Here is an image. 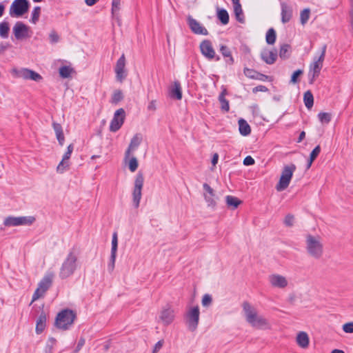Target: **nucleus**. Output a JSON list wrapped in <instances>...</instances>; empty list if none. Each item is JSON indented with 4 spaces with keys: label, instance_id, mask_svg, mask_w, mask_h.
<instances>
[{
    "label": "nucleus",
    "instance_id": "f257e3e1",
    "mask_svg": "<svg viewBox=\"0 0 353 353\" xmlns=\"http://www.w3.org/2000/svg\"><path fill=\"white\" fill-rule=\"evenodd\" d=\"M243 311L246 321L252 326L261 328L268 325L267 320L262 316L259 315L256 309L250 303L245 302L243 305Z\"/></svg>",
    "mask_w": 353,
    "mask_h": 353
},
{
    "label": "nucleus",
    "instance_id": "f03ea898",
    "mask_svg": "<svg viewBox=\"0 0 353 353\" xmlns=\"http://www.w3.org/2000/svg\"><path fill=\"white\" fill-rule=\"evenodd\" d=\"M77 317L76 313L70 309H64L59 312L55 319V326L61 330H67L72 325Z\"/></svg>",
    "mask_w": 353,
    "mask_h": 353
},
{
    "label": "nucleus",
    "instance_id": "7ed1b4c3",
    "mask_svg": "<svg viewBox=\"0 0 353 353\" xmlns=\"http://www.w3.org/2000/svg\"><path fill=\"white\" fill-rule=\"evenodd\" d=\"M327 46L324 45L322 47L321 52L318 58L314 57V61L310 65L309 77L310 83H313L315 79L319 76L323 68V63L325 59Z\"/></svg>",
    "mask_w": 353,
    "mask_h": 353
},
{
    "label": "nucleus",
    "instance_id": "20e7f679",
    "mask_svg": "<svg viewBox=\"0 0 353 353\" xmlns=\"http://www.w3.org/2000/svg\"><path fill=\"white\" fill-rule=\"evenodd\" d=\"M296 168L294 164H290L284 166L281 172L279 181L276 186V189L277 191H283L289 186V184L293 176V173L296 170Z\"/></svg>",
    "mask_w": 353,
    "mask_h": 353
},
{
    "label": "nucleus",
    "instance_id": "39448f33",
    "mask_svg": "<svg viewBox=\"0 0 353 353\" xmlns=\"http://www.w3.org/2000/svg\"><path fill=\"white\" fill-rule=\"evenodd\" d=\"M54 279V274L52 272H48L38 284L34 293L32 295V301H34L39 298L42 297L46 292L51 286Z\"/></svg>",
    "mask_w": 353,
    "mask_h": 353
},
{
    "label": "nucleus",
    "instance_id": "423d86ee",
    "mask_svg": "<svg viewBox=\"0 0 353 353\" xmlns=\"http://www.w3.org/2000/svg\"><path fill=\"white\" fill-rule=\"evenodd\" d=\"M307 250L310 254L314 257H319L323 252V245L320 237L313 236L310 234L306 237Z\"/></svg>",
    "mask_w": 353,
    "mask_h": 353
},
{
    "label": "nucleus",
    "instance_id": "0eeeda50",
    "mask_svg": "<svg viewBox=\"0 0 353 353\" xmlns=\"http://www.w3.org/2000/svg\"><path fill=\"white\" fill-rule=\"evenodd\" d=\"M199 307L194 306L190 307L185 313V323L189 330L194 332L197 328L199 321Z\"/></svg>",
    "mask_w": 353,
    "mask_h": 353
},
{
    "label": "nucleus",
    "instance_id": "6e6552de",
    "mask_svg": "<svg viewBox=\"0 0 353 353\" xmlns=\"http://www.w3.org/2000/svg\"><path fill=\"white\" fill-rule=\"evenodd\" d=\"M144 183V176L142 172H139L135 177L134 186L132 192L133 203L136 208L139 206L141 199V191Z\"/></svg>",
    "mask_w": 353,
    "mask_h": 353
},
{
    "label": "nucleus",
    "instance_id": "1a4fd4ad",
    "mask_svg": "<svg viewBox=\"0 0 353 353\" xmlns=\"http://www.w3.org/2000/svg\"><path fill=\"white\" fill-rule=\"evenodd\" d=\"M203 197L208 206L214 208L216 206V200L218 199L215 191L206 183L203 184Z\"/></svg>",
    "mask_w": 353,
    "mask_h": 353
},
{
    "label": "nucleus",
    "instance_id": "9d476101",
    "mask_svg": "<svg viewBox=\"0 0 353 353\" xmlns=\"http://www.w3.org/2000/svg\"><path fill=\"white\" fill-rule=\"evenodd\" d=\"M125 119V110L123 108L117 110L112 119L110 125V130L111 132L118 131L122 126Z\"/></svg>",
    "mask_w": 353,
    "mask_h": 353
},
{
    "label": "nucleus",
    "instance_id": "9b49d317",
    "mask_svg": "<svg viewBox=\"0 0 353 353\" xmlns=\"http://www.w3.org/2000/svg\"><path fill=\"white\" fill-rule=\"evenodd\" d=\"M114 72L118 81L121 83L126 78L128 73L125 70V57L124 54L117 60Z\"/></svg>",
    "mask_w": 353,
    "mask_h": 353
},
{
    "label": "nucleus",
    "instance_id": "f8f14e48",
    "mask_svg": "<svg viewBox=\"0 0 353 353\" xmlns=\"http://www.w3.org/2000/svg\"><path fill=\"white\" fill-rule=\"evenodd\" d=\"M200 49L202 54L208 59L212 60L215 59L217 61L220 60V57L216 56L212 43L209 40L202 41L200 44Z\"/></svg>",
    "mask_w": 353,
    "mask_h": 353
},
{
    "label": "nucleus",
    "instance_id": "ddd939ff",
    "mask_svg": "<svg viewBox=\"0 0 353 353\" xmlns=\"http://www.w3.org/2000/svg\"><path fill=\"white\" fill-rule=\"evenodd\" d=\"M188 21L190 28L194 33L202 35H207L208 34L206 28L202 26L196 19L189 17Z\"/></svg>",
    "mask_w": 353,
    "mask_h": 353
},
{
    "label": "nucleus",
    "instance_id": "4468645a",
    "mask_svg": "<svg viewBox=\"0 0 353 353\" xmlns=\"http://www.w3.org/2000/svg\"><path fill=\"white\" fill-rule=\"evenodd\" d=\"M268 279L270 284L275 288H284L288 285L286 279L279 274H271Z\"/></svg>",
    "mask_w": 353,
    "mask_h": 353
},
{
    "label": "nucleus",
    "instance_id": "2eb2a0df",
    "mask_svg": "<svg viewBox=\"0 0 353 353\" xmlns=\"http://www.w3.org/2000/svg\"><path fill=\"white\" fill-rule=\"evenodd\" d=\"M278 57L276 50H263L261 53V57L267 64L272 65L275 63Z\"/></svg>",
    "mask_w": 353,
    "mask_h": 353
},
{
    "label": "nucleus",
    "instance_id": "dca6fc26",
    "mask_svg": "<svg viewBox=\"0 0 353 353\" xmlns=\"http://www.w3.org/2000/svg\"><path fill=\"white\" fill-rule=\"evenodd\" d=\"M174 319V310L168 307L164 308L160 314V319L165 325L170 324Z\"/></svg>",
    "mask_w": 353,
    "mask_h": 353
},
{
    "label": "nucleus",
    "instance_id": "f3484780",
    "mask_svg": "<svg viewBox=\"0 0 353 353\" xmlns=\"http://www.w3.org/2000/svg\"><path fill=\"white\" fill-rule=\"evenodd\" d=\"M142 135L141 134H136L131 139L130 143L128 150L125 153V159H129L131 151L134 150L141 143Z\"/></svg>",
    "mask_w": 353,
    "mask_h": 353
},
{
    "label": "nucleus",
    "instance_id": "a211bd4d",
    "mask_svg": "<svg viewBox=\"0 0 353 353\" xmlns=\"http://www.w3.org/2000/svg\"><path fill=\"white\" fill-rule=\"evenodd\" d=\"M281 21L283 23L289 22L292 17V7L285 3H281Z\"/></svg>",
    "mask_w": 353,
    "mask_h": 353
},
{
    "label": "nucleus",
    "instance_id": "6ab92c4d",
    "mask_svg": "<svg viewBox=\"0 0 353 353\" xmlns=\"http://www.w3.org/2000/svg\"><path fill=\"white\" fill-rule=\"evenodd\" d=\"M170 96L172 99H175L177 100L181 99V86L179 81H174L173 85L170 88Z\"/></svg>",
    "mask_w": 353,
    "mask_h": 353
},
{
    "label": "nucleus",
    "instance_id": "aec40b11",
    "mask_svg": "<svg viewBox=\"0 0 353 353\" xmlns=\"http://www.w3.org/2000/svg\"><path fill=\"white\" fill-rule=\"evenodd\" d=\"M10 14L12 17L22 16V0H14L10 6Z\"/></svg>",
    "mask_w": 353,
    "mask_h": 353
},
{
    "label": "nucleus",
    "instance_id": "412c9836",
    "mask_svg": "<svg viewBox=\"0 0 353 353\" xmlns=\"http://www.w3.org/2000/svg\"><path fill=\"white\" fill-rule=\"evenodd\" d=\"M296 341L299 346L302 348H307L309 345L310 339L308 334L305 332H299Z\"/></svg>",
    "mask_w": 353,
    "mask_h": 353
},
{
    "label": "nucleus",
    "instance_id": "4be33fe9",
    "mask_svg": "<svg viewBox=\"0 0 353 353\" xmlns=\"http://www.w3.org/2000/svg\"><path fill=\"white\" fill-rule=\"evenodd\" d=\"M23 79L32 80L36 82H40L43 79V77L39 73L33 70L23 68Z\"/></svg>",
    "mask_w": 353,
    "mask_h": 353
},
{
    "label": "nucleus",
    "instance_id": "5701e85b",
    "mask_svg": "<svg viewBox=\"0 0 353 353\" xmlns=\"http://www.w3.org/2000/svg\"><path fill=\"white\" fill-rule=\"evenodd\" d=\"M220 52L223 56V57L225 59V63L230 65H232L234 62V58L232 56L231 51L230 48L225 46V45H221L220 46Z\"/></svg>",
    "mask_w": 353,
    "mask_h": 353
},
{
    "label": "nucleus",
    "instance_id": "b1692460",
    "mask_svg": "<svg viewBox=\"0 0 353 353\" xmlns=\"http://www.w3.org/2000/svg\"><path fill=\"white\" fill-rule=\"evenodd\" d=\"M53 129L55 132L57 139L59 141L60 145H63L65 141V137L63 132V128L61 124L53 122L52 123Z\"/></svg>",
    "mask_w": 353,
    "mask_h": 353
},
{
    "label": "nucleus",
    "instance_id": "393cba45",
    "mask_svg": "<svg viewBox=\"0 0 353 353\" xmlns=\"http://www.w3.org/2000/svg\"><path fill=\"white\" fill-rule=\"evenodd\" d=\"M46 315L44 312H42L37 321L36 324V332L37 334H41L46 328Z\"/></svg>",
    "mask_w": 353,
    "mask_h": 353
},
{
    "label": "nucleus",
    "instance_id": "a878e982",
    "mask_svg": "<svg viewBox=\"0 0 353 353\" xmlns=\"http://www.w3.org/2000/svg\"><path fill=\"white\" fill-rule=\"evenodd\" d=\"M3 224L6 227H14L21 225L22 217L8 216L5 219Z\"/></svg>",
    "mask_w": 353,
    "mask_h": 353
},
{
    "label": "nucleus",
    "instance_id": "bb28decb",
    "mask_svg": "<svg viewBox=\"0 0 353 353\" xmlns=\"http://www.w3.org/2000/svg\"><path fill=\"white\" fill-rule=\"evenodd\" d=\"M239 132L243 136H248L251 132V128L248 122L243 119L239 120Z\"/></svg>",
    "mask_w": 353,
    "mask_h": 353
},
{
    "label": "nucleus",
    "instance_id": "cd10ccee",
    "mask_svg": "<svg viewBox=\"0 0 353 353\" xmlns=\"http://www.w3.org/2000/svg\"><path fill=\"white\" fill-rule=\"evenodd\" d=\"M117 246H118L117 234L116 232H114L112 235L111 257H110V261L112 264H114L115 262Z\"/></svg>",
    "mask_w": 353,
    "mask_h": 353
},
{
    "label": "nucleus",
    "instance_id": "c85d7f7f",
    "mask_svg": "<svg viewBox=\"0 0 353 353\" xmlns=\"http://www.w3.org/2000/svg\"><path fill=\"white\" fill-rule=\"evenodd\" d=\"M225 201L228 207L232 209H236L242 203L240 199L231 195L225 197Z\"/></svg>",
    "mask_w": 353,
    "mask_h": 353
},
{
    "label": "nucleus",
    "instance_id": "c756f323",
    "mask_svg": "<svg viewBox=\"0 0 353 353\" xmlns=\"http://www.w3.org/2000/svg\"><path fill=\"white\" fill-rule=\"evenodd\" d=\"M233 7L236 20L240 23H244L243 12L240 2L233 3Z\"/></svg>",
    "mask_w": 353,
    "mask_h": 353
},
{
    "label": "nucleus",
    "instance_id": "7c9ffc66",
    "mask_svg": "<svg viewBox=\"0 0 353 353\" xmlns=\"http://www.w3.org/2000/svg\"><path fill=\"white\" fill-rule=\"evenodd\" d=\"M78 250L75 248H72V250L68 255L63 265H72L77 261Z\"/></svg>",
    "mask_w": 353,
    "mask_h": 353
},
{
    "label": "nucleus",
    "instance_id": "2f4dec72",
    "mask_svg": "<svg viewBox=\"0 0 353 353\" xmlns=\"http://www.w3.org/2000/svg\"><path fill=\"white\" fill-rule=\"evenodd\" d=\"M217 17L223 25H226L229 22V14L225 9H217Z\"/></svg>",
    "mask_w": 353,
    "mask_h": 353
},
{
    "label": "nucleus",
    "instance_id": "473e14b6",
    "mask_svg": "<svg viewBox=\"0 0 353 353\" xmlns=\"http://www.w3.org/2000/svg\"><path fill=\"white\" fill-rule=\"evenodd\" d=\"M303 101L307 108L310 109L314 105V97L310 91L304 93Z\"/></svg>",
    "mask_w": 353,
    "mask_h": 353
},
{
    "label": "nucleus",
    "instance_id": "72a5a7b5",
    "mask_svg": "<svg viewBox=\"0 0 353 353\" xmlns=\"http://www.w3.org/2000/svg\"><path fill=\"white\" fill-rule=\"evenodd\" d=\"M291 47L288 44H283L281 46L279 56L283 59H286L290 56Z\"/></svg>",
    "mask_w": 353,
    "mask_h": 353
},
{
    "label": "nucleus",
    "instance_id": "f704fd0d",
    "mask_svg": "<svg viewBox=\"0 0 353 353\" xmlns=\"http://www.w3.org/2000/svg\"><path fill=\"white\" fill-rule=\"evenodd\" d=\"M74 72V69L68 65H63L59 68V74L64 79L70 77L71 74Z\"/></svg>",
    "mask_w": 353,
    "mask_h": 353
},
{
    "label": "nucleus",
    "instance_id": "c9c22d12",
    "mask_svg": "<svg viewBox=\"0 0 353 353\" xmlns=\"http://www.w3.org/2000/svg\"><path fill=\"white\" fill-rule=\"evenodd\" d=\"M74 271V266H61L60 270V276L65 279L70 276Z\"/></svg>",
    "mask_w": 353,
    "mask_h": 353
},
{
    "label": "nucleus",
    "instance_id": "e433bc0d",
    "mask_svg": "<svg viewBox=\"0 0 353 353\" xmlns=\"http://www.w3.org/2000/svg\"><path fill=\"white\" fill-rule=\"evenodd\" d=\"M276 38V32L274 28H270L266 33V42L269 45H272L275 43Z\"/></svg>",
    "mask_w": 353,
    "mask_h": 353
},
{
    "label": "nucleus",
    "instance_id": "4c0bfd02",
    "mask_svg": "<svg viewBox=\"0 0 353 353\" xmlns=\"http://www.w3.org/2000/svg\"><path fill=\"white\" fill-rule=\"evenodd\" d=\"M9 23L7 21H3L0 23V36L3 38H8L9 34Z\"/></svg>",
    "mask_w": 353,
    "mask_h": 353
},
{
    "label": "nucleus",
    "instance_id": "58836bf2",
    "mask_svg": "<svg viewBox=\"0 0 353 353\" xmlns=\"http://www.w3.org/2000/svg\"><path fill=\"white\" fill-rule=\"evenodd\" d=\"M321 152V148L319 145L316 146L314 150L310 153V159L307 163V168H310L312 162L315 160V159L318 157Z\"/></svg>",
    "mask_w": 353,
    "mask_h": 353
},
{
    "label": "nucleus",
    "instance_id": "ea45409f",
    "mask_svg": "<svg viewBox=\"0 0 353 353\" xmlns=\"http://www.w3.org/2000/svg\"><path fill=\"white\" fill-rule=\"evenodd\" d=\"M40 14H41V8L39 6H36L32 12V17L30 19V22L34 24H36L39 19Z\"/></svg>",
    "mask_w": 353,
    "mask_h": 353
},
{
    "label": "nucleus",
    "instance_id": "a19ab883",
    "mask_svg": "<svg viewBox=\"0 0 353 353\" xmlns=\"http://www.w3.org/2000/svg\"><path fill=\"white\" fill-rule=\"evenodd\" d=\"M310 10L309 8H305L301 11L300 14V20L302 25H304L307 22L310 18Z\"/></svg>",
    "mask_w": 353,
    "mask_h": 353
},
{
    "label": "nucleus",
    "instance_id": "79ce46f5",
    "mask_svg": "<svg viewBox=\"0 0 353 353\" xmlns=\"http://www.w3.org/2000/svg\"><path fill=\"white\" fill-rule=\"evenodd\" d=\"M70 166L69 161L62 159L61 161L59 163L57 171L59 173H63Z\"/></svg>",
    "mask_w": 353,
    "mask_h": 353
},
{
    "label": "nucleus",
    "instance_id": "37998d69",
    "mask_svg": "<svg viewBox=\"0 0 353 353\" xmlns=\"http://www.w3.org/2000/svg\"><path fill=\"white\" fill-rule=\"evenodd\" d=\"M14 36L17 39L22 38V22H17L13 28Z\"/></svg>",
    "mask_w": 353,
    "mask_h": 353
},
{
    "label": "nucleus",
    "instance_id": "c03bdc74",
    "mask_svg": "<svg viewBox=\"0 0 353 353\" xmlns=\"http://www.w3.org/2000/svg\"><path fill=\"white\" fill-rule=\"evenodd\" d=\"M121 9V0H112V14L113 16L117 14Z\"/></svg>",
    "mask_w": 353,
    "mask_h": 353
},
{
    "label": "nucleus",
    "instance_id": "a18cd8bd",
    "mask_svg": "<svg viewBox=\"0 0 353 353\" xmlns=\"http://www.w3.org/2000/svg\"><path fill=\"white\" fill-rule=\"evenodd\" d=\"M244 74L250 79H258L259 75H261L256 71L245 68L244 69Z\"/></svg>",
    "mask_w": 353,
    "mask_h": 353
},
{
    "label": "nucleus",
    "instance_id": "49530a36",
    "mask_svg": "<svg viewBox=\"0 0 353 353\" xmlns=\"http://www.w3.org/2000/svg\"><path fill=\"white\" fill-rule=\"evenodd\" d=\"M219 100L221 104V110L228 112L230 110L229 101L223 95H219Z\"/></svg>",
    "mask_w": 353,
    "mask_h": 353
},
{
    "label": "nucleus",
    "instance_id": "de8ad7c7",
    "mask_svg": "<svg viewBox=\"0 0 353 353\" xmlns=\"http://www.w3.org/2000/svg\"><path fill=\"white\" fill-rule=\"evenodd\" d=\"M123 93L121 90H115L112 97V103H117L123 99Z\"/></svg>",
    "mask_w": 353,
    "mask_h": 353
},
{
    "label": "nucleus",
    "instance_id": "09e8293b",
    "mask_svg": "<svg viewBox=\"0 0 353 353\" xmlns=\"http://www.w3.org/2000/svg\"><path fill=\"white\" fill-rule=\"evenodd\" d=\"M303 73V70H296L295 72H293L292 77H291V79H290V83H293V84H295L296 83L299 82V79L298 78L302 75Z\"/></svg>",
    "mask_w": 353,
    "mask_h": 353
},
{
    "label": "nucleus",
    "instance_id": "8fccbe9b",
    "mask_svg": "<svg viewBox=\"0 0 353 353\" xmlns=\"http://www.w3.org/2000/svg\"><path fill=\"white\" fill-rule=\"evenodd\" d=\"M139 165L138 161L136 157H132L129 161V170L134 172L136 171Z\"/></svg>",
    "mask_w": 353,
    "mask_h": 353
},
{
    "label": "nucleus",
    "instance_id": "3c124183",
    "mask_svg": "<svg viewBox=\"0 0 353 353\" xmlns=\"http://www.w3.org/2000/svg\"><path fill=\"white\" fill-rule=\"evenodd\" d=\"M318 117H319V120L322 123H327L331 120V115H330V114L327 113V112H320L318 114Z\"/></svg>",
    "mask_w": 353,
    "mask_h": 353
},
{
    "label": "nucleus",
    "instance_id": "603ef678",
    "mask_svg": "<svg viewBox=\"0 0 353 353\" xmlns=\"http://www.w3.org/2000/svg\"><path fill=\"white\" fill-rule=\"evenodd\" d=\"M212 302V299L210 294H206L203 296V299H202L203 306L208 307L210 305H211Z\"/></svg>",
    "mask_w": 353,
    "mask_h": 353
},
{
    "label": "nucleus",
    "instance_id": "864d4df0",
    "mask_svg": "<svg viewBox=\"0 0 353 353\" xmlns=\"http://www.w3.org/2000/svg\"><path fill=\"white\" fill-rule=\"evenodd\" d=\"M294 217L293 215L289 214H287L284 219V224L286 226L291 227L294 224Z\"/></svg>",
    "mask_w": 353,
    "mask_h": 353
},
{
    "label": "nucleus",
    "instance_id": "5fc2aeb1",
    "mask_svg": "<svg viewBox=\"0 0 353 353\" xmlns=\"http://www.w3.org/2000/svg\"><path fill=\"white\" fill-rule=\"evenodd\" d=\"M57 340L53 337H50L46 344V349H50V353L52 352L54 345L56 344Z\"/></svg>",
    "mask_w": 353,
    "mask_h": 353
},
{
    "label": "nucleus",
    "instance_id": "6e6d98bb",
    "mask_svg": "<svg viewBox=\"0 0 353 353\" xmlns=\"http://www.w3.org/2000/svg\"><path fill=\"white\" fill-rule=\"evenodd\" d=\"M343 330L345 333H353V322L345 323L343 325Z\"/></svg>",
    "mask_w": 353,
    "mask_h": 353
},
{
    "label": "nucleus",
    "instance_id": "4d7b16f0",
    "mask_svg": "<svg viewBox=\"0 0 353 353\" xmlns=\"http://www.w3.org/2000/svg\"><path fill=\"white\" fill-rule=\"evenodd\" d=\"M36 219L33 216H23V225H32L34 221Z\"/></svg>",
    "mask_w": 353,
    "mask_h": 353
},
{
    "label": "nucleus",
    "instance_id": "13d9d810",
    "mask_svg": "<svg viewBox=\"0 0 353 353\" xmlns=\"http://www.w3.org/2000/svg\"><path fill=\"white\" fill-rule=\"evenodd\" d=\"M50 39L52 43H57L59 40V37L57 34V33L54 31H52L50 32Z\"/></svg>",
    "mask_w": 353,
    "mask_h": 353
},
{
    "label": "nucleus",
    "instance_id": "bf43d9fd",
    "mask_svg": "<svg viewBox=\"0 0 353 353\" xmlns=\"http://www.w3.org/2000/svg\"><path fill=\"white\" fill-rule=\"evenodd\" d=\"M254 159L251 156H247L243 160L245 165H252L254 164Z\"/></svg>",
    "mask_w": 353,
    "mask_h": 353
},
{
    "label": "nucleus",
    "instance_id": "052dcab7",
    "mask_svg": "<svg viewBox=\"0 0 353 353\" xmlns=\"http://www.w3.org/2000/svg\"><path fill=\"white\" fill-rule=\"evenodd\" d=\"M10 74L14 78H19L21 77V70H18L17 68H13L10 70Z\"/></svg>",
    "mask_w": 353,
    "mask_h": 353
},
{
    "label": "nucleus",
    "instance_id": "680f3d73",
    "mask_svg": "<svg viewBox=\"0 0 353 353\" xmlns=\"http://www.w3.org/2000/svg\"><path fill=\"white\" fill-rule=\"evenodd\" d=\"M157 109V107H156V101L155 100H152L148 105V110H150V111H155Z\"/></svg>",
    "mask_w": 353,
    "mask_h": 353
},
{
    "label": "nucleus",
    "instance_id": "e2e57ef3",
    "mask_svg": "<svg viewBox=\"0 0 353 353\" xmlns=\"http://www.w3.org/2000/svg\"><path fill=\"white\" fill-rule=\"evenodd\" d=\"M163 346V342L161 341H158L154 347L152 353H157Z\"/></svg>",
    "mask_w": 353,
    "mask_h": 353
},
{
    "label": "nucleus",
    "instance_id": "0e129e2a",
    "mask_svg": "<svg viewBox=\"0 0 353 353\" xmlns=\"http://www.w3.org/2000/svg\"><path fill=\"white\" fill-rule=\"evenodd\" d=\"M268 90V88L264 85H259L253 88V92H265Z\"/></svg>",
    "mask_w": 353,
    "mask_h": 353
},
{
    "label": "nucleus",
    "instance_id": "69168bd1",
    "mask_svg": "<svg viewBox=\"0 0 353 353\" xmlns=\"http://www.w3.org/2000/svg\"><path fill=\"white\" fill-rule=\"evenodd\" d=\"M84 344H85V339H82V338L80 339L79 342H78V344L77 345L75 351L76 352L79 351L81 349V347L84 345Z\"/></svg>",
    "mask_w": 353,
    "mask_h": 353
},
{
    "label": "nucleus",
    "instance_id": "338daca9",
    "mask_svg": "<svg viewBox=\"0 0 353 353\" xmlns=\"http://www.w3.org/2000/svg\"><path fill=\"white\" fill-rule=\"evenodd\" d=\"M30 28L28 26L23 24V37H29Z\"/></svg>",
    "mask_w": 353,
    "mask_h": 353
},
{
    "label": "nucleus",
    "instance_id": "774afa93",
    "mask_svg": "<svg viewBox=\"0 0 353 353\" xmlns=\"http://www.w3.org/2000/svg\"><path fill=\"white\" fill-rule=\"evenodd\" d=\"M219 160V154L217 153L214 154L212 159V163L213 165H216Z\"/></svg>",
    "mask_w": 353,
    "mask_h": 353
}]
</instances>
